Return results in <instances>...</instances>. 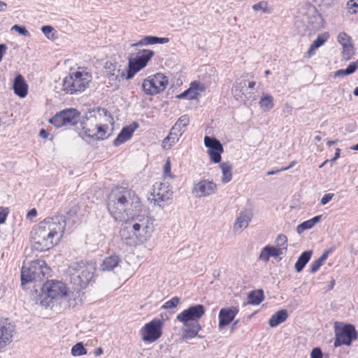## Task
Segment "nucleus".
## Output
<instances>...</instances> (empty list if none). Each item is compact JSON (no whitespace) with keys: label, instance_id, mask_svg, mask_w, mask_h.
<instances>
[{"label":"nucleus","instance_id":"obj_1","mask_svg":"<svg viewBox=\"0 0 358 358\" xmlns=\"http://www.w3.org/2000/svg\"><path fill=\"white\" fill-rule=\"evenodd\" d=\"M66 226V217L63 215L46 217L31 231L33 248L41 252L52 248L63 237Z\"/></svg>","mask_w":358,"mask_h":358},{"label":"nucleus","instance_id":"obj_2","mask_svg":"<svg viewBox=\"0 0 358 358\" xmlns=\"http://www.w3.org/2000/svg\"><path fill=\"white\" fill-rule=\"evenodd\" d=\"M141 208L139 197L131 189L117 187L113 189L108 196V210L115 220L132 217Z\"/></svg>","mask_w":358,"mask_h":358},{"label":"nucleus","instance_id":"obj_3","mask_svg":"<svg viewBox=\"0 0 358 358\" xmlns=\"http://www.w3.org/2000/svg\"><path fill=\"white\" fill-rule=\"evenodd\" d=\"M154 231L153 220L143 215H134L120 231L122 240L129 246L146 243Z\"/></svg>","mask_w":358,"mask_h":358},{"label":"nucleus","instance_id":"obj_4","mask_svg":"<svg viewBox=\"0 0 358 358\" xmlns=\"http://www.w3.org/2000/svg\"><path fill=\"white\" fill-rule=\"evenodd\" d=\"M113 117L105 108H96L87 111L81 122L86 136L95 141L106 138L108 123H113Z\"/></svg>","mask_w":358,"mask_h":358},{"label":"nucleus","instance_id":"obj_5","mask_svg":"<svg viewBox=\"0 0 358 358\" xmlns=\"http://www.w3.org/2000/svg\"><path fill=\"white\" fill-rule=\"evenodd\" d=\"M95 270V266L92 264L84 262L73 263L66 269V275L74 289L71 293V297L75 296L76 301L74 303H71V305L76 306L78 303H81V296L83 294L81 290L87 287L92 280Z\"/></svg>","mask_w":358,"mask_h":358},{"label":"nucleus","instance_id":"obj_6","mask_svg":"<svg viewBox=\"0 0 358 358\" xmlns=\"http://www.w3.org/2000/svg\"><path fill=\"white\" fill-rule=\"evenodd\" d=\"M205 314V308L201 304L192 306L184 310L176 317L183 324L182 338L185 340L192 339L198 336L201 329L198 320Z\"/></svg>","mask_w":358,"mask_h":358},{"label":"nucleus","instance_id":"obj_7","mask_svg":"<svg viewBox=\"0 0 358 358\" xmlns=\"http://www.w3.org/2000/svg\"><path fill=\"white\" fill-rule=\"evenodd\" d=\"M50 271L45 261L36 259L32 261L29 267L22 266L21 271L22 285L34 281H43Z\"/></svg>","mask_w":358,"mask_h":358},{"label":"nucleus","instance_id":"obj_8","mask_svg":"<svg viewBox=\"0 0 358 358\" xmlns=\"http://www.w3.org/2000/svg\"><path fill=\"white\" fill-rule=\"evenodd\" d=\"M91 81V75L87 72L76 71L69 73L62 82V90L69 94L84 91Z\"/></svg>","mask_w":358,"mask_h":358},{"label":"nucleus","instance_id":"obj_9","mask_svg":"<svg viewBox=\"0 0 358 358\" xmlns=\"http://www.w3.org/2000/svg\"><path fill=\"white\" fill-rule=\"evenodd\" d=\"M173 191L167 182H157L152 186V192L148 197L150 203L163 209L171 201Z\"/></svg>","mask_w":358,"mask_h":358},{"label":"nucleus","instance_id":"obj_10","mask_svg":"<svg viewBox=\"0 0 358 358\" xmlns=\"http://www.w3.org/2000/svg\"><path fill=\"white\" fill-rule=\"evenodd\" d=\"M153 56L154 52L146 49L139 50L134 57L130 56L126 74L122 71V76L124 77L127 80L132 78L137 72L146 66L148 62Z\"/></svg>","mask_w":358,"mask_h":358},{"label":"nucleus","instance_id":"obj_11","mask_svg":"<svg viewBox=\"0 0 358 358\" xmlns=\"http://www.w3.org/2000/svg\"><path fill=\"white\" fill-rule=\"evenodd\" d=\"M255 85V81L249 82L246 79L238 78L233 84L231 93L237 101L245 102L254 98Z\"/></svg>","mask_w":358,"mask_h":358},{"label":"nucleus","instance_id":"obj_12","mask_svg":"<svg viewBox=\"0 0 358 358\" xmlns=\"http://www.w3.org/2000/svg\"><path fill=\"white\" fill-rule=\"evenodd\" d=\"M169 80L164 74L158 73L144 80L142 87L148 95H154L163 92L167 87Z\"/></svg>","mask_w":358,"mask_h":358},{"label":"nucleus","instance_id":"obj_13","mask_svg":"<svg viewBox=\"0 0 358 358\" xmlns=\"http://www.w3.org/2000/svg\"><path fill=\"white\" fill-rule=\"evenodd\" d=\"M80 121V113L74 108L64 109L56 113L50 122L55 127L64 126H73Z\"/></svg>","mask_w":358,"mask_h":358},{"label":"nucleus","instance_id":"obj_14","mask_svg":"<svg viewBox=\"0 0 358 358\" xmlns=\"http://www.w3.org/2000/svg\"><path fill=\"white\" fill-rule=\"evenodd\" d=\"M163 322L159 319H154L145 324L141 329L142 340L148 343H153L158 340L162 334Z\"/></svg>","mask_w":358,"mask_h":358},{"label":"nucleus","instance_id":"obj_15","mask_svg":"<svg viewBox=\"0 0 358 358\" xmlns=\"http://www.w3.org/2000/svg\"><path fill=\"white\" fill-rule=\"evenodd\" d=\"M334 347L337 348L342 345H350L353 340L357 338V332L353 325L346 324L343 327H335Z\"/></svg>","mask_w":358,"mask_h":358},{"label":"nucleus","instance_id":"obj_16","mask_svg":"<svg viewBox=\"0 0 358 358\" xmlns=\"http://www.w3.org/2000/svg\"><path fill=\"white\" fill-rule=\"evenodd\" d=\"M42 290L51 299L69 296L66 285L61 281H48L43 285Z\"/></svg>","mask_w":358,"mask_h":358},{"label":"nucleus","instance_id":"obj_17","mask_svg":"<svg viewBox=\"0 0 358 358\" xmlns=\"http://www.w3.org/2000/svg\"><path fill=\"white\" fill-rule=\"evenodd\" d=\"M217 186L213 181L202 179L193 185L192 192L196 198L206 197L215 194Z\"/></svg>","mask_w":358,"mask_h":358},{"label":"nucleus","instance_id":"obj_18","mask_svg":"<svg viewBox=\"0 0 358 358\" xmlns=\"http://www.w3.org/2000/svg\"><path fill=\"white\" fill-rule=\"evenodd\" d=\"M204 144L208 148V154L210 160L217 164L221 162V154L224 152L222 143L215 138L206 136L204 137Z\"/></svg>","mask_w":358,"mask_h":358},{"label":"nucleus","instance_id":"obj_19","mask_svg":"<svg viewBox=\"0 0 358 358\" xmlns=\"http://www.w3.org/2000/svg\"><path fill=\"white\" fill-rule=\"evenodd\" d=\"M130 264L127 262H124L120 255L115 253L106 257L101 265L103 271H110L115 268L121 267H129Z\"/></svg>","mask_w":358,"mask_h":358},{"label":"nucleus","instance_id":"obj_20","mask_svg":"<svg viewBox=\"0 0 358 358\" xmlns=\"http://www.w3.org/2000/svg\"><path fill=\"white\" fill-rule=\"evenodd\" d=\"M253 214L252 210L245 209L239 213L234 224L233 230L235 234H240L246 229L252 220Z\"/></svg>","mask_w":358,"mask_h":358},{"label":"nucleus","instance_id":"obj_21","mask_svg":"<svg viewBox=\"0 0 358 358\" xmlns=\"http://www.w3.org/2000/svg\"><path fill=\"white\" fill-rule=\"evenodd\" d=\"M238 313V309L235 307L222 308L219 313V329H223L234 320Z\"/></svg>","mask_w":358,"mask_h":358},{"label":"nucleus","instance_id":"obj_22","mask_svg":"<svg viewBox=\"0 0 358 358\" xmlns=\"http://www.w3.org/2000/svg\"><path fill=\"white\" fill-rule=\"evenodd\" d=\"M308 23L313 29H320L324 26V20L314 6H310L307 11Z\"/></svg>","mask_w":358,"mask_h":358},{"label":"nucleus","instance_id":"obj_23","mask_svg":"<svg viewBox=\"0 0 358 358\" xmlns=\"http://www.w3.org/2000/svg\"><path fill=\"white\" fill-rule=\"evenodd\" d=\"M13 331V327L10 324L0 325V349L12 341Z\"/></svg>","mask_w":358,"mask_h":358},{"label":"nucleus","instance_id":"obj_24","mask_svg":"<svg viewBox=\"0 0 358 358\" xmlns=\"http://www.w3.org/2000/svg\"><path fill=\"white\" fill-rule=\"evenodd\" d=\"M13 88L15 94L20 98H24L27 95L28 85L25 83L23 76L20 74L15 78Z\"/></svg>","mask_w":358,"mask_h":358},{"label":"nucleus","instance_id":"obj_25","mask_svg":"<svg viewBox=\"0 0 358 358\" xmlns=\"http://www.w3.org/2000/svg\"><path fill=\"white\" fill-rule=\"evenodd\" d=\"M169 41V38L166 37L159 38L154 36H147L140 40L138 42L136 43H133L131 46H143V45H153L157 43H167Z\"/></svg>","mask_w":358,"mask_h":358},{"label":"nucleus","instance_id":"obj_26","mask_svg":"<svg viewBox=\"0 0 358 358\" xmlns=\"http://www.w3.org/2000/svg\"><path fill=\"white\" fill-rule=\"evenodd\" d=\"M182 134L178 130H174L172 127L169 134L163 140L162 146L164 149H170L175 143H176Z\"/></svg>","mask_w":358,"mask_h":358},{"label":"nucleus","instance_id":"obj_27","mask_svg":"<svg viewBox=\"0 0 358 358\" xmlns=\"http://www.w3.org/2000/svg\"><path fill=\"white\" fill-rule=\"evenodd\" d=\"M287 317V311L285 309H282L271 316V317L269 319L268 324L271 327H277L280 324L285 322Z\"/></svg>","mask_w":358,"mask_h":358},{"label":"nucleus","instance_id":"obj_28","mask_svg":"<svg viewBox=\"0 0 358 358\" xmlns=\"http://www.w3.org/2000/svg\"><path fill=\"white\" fill-rule=\"evenodd\" d=\"M134 131V129L127 127H124L120 133L118 134L117 138L114 140L113 144L115 146H118L121 145L122 143L126 142L127 140H129L133 132Z\"/></svg>","mask_w":358,"mask_h":358},{"label":"nucleus","instance_id":"obj_29","mask_svg":"<svg viewBox=\"0 0 358 358\" xmlns=\"http://www.w3.org/2000/svg\"><path fill=\"white\" fill-rule=\"evenodd\" d=\"M312 254L313 252L311 250L302 252L294 265L296 272L300 273L303 271L307 263L310 261Z\"/></svg>","mask_w":358,"mask_h":358},{"label":"nucleus","instance_id":"obj_30","mask_svg":"<svg viewBox=\"0 0 358 358\" xmlns=\"http://www.w3.org/2000/svg\"><path fill=\"white\" fill-rule=\"evenodd\" d=\"M321 217L322 215H317L312 219L303 222L301 224L298 225L296 228L297 233L301 234L305 230L312 229L317 222L320 221Z\"/></svg>","mask_w":358,"mask_h":358},{"label":"nucleus","instance_id":"obj_31","mask_svg":"<svg viewBox=\"0 0 358 358\" xmlns=\"http://www.w3.org/2000/svg\"><path fill=\"white\" fill-rule=\"evenodd\" d=\"M220 167L222 170V182L223 183H227L231 181L232 178V166L229 162H223L220 164Z\"/></svg>","mask_w":358,"mask_h":358},{"label":"nucleus","instance_id":"obj_32","mask_svg":"<svg viewBox=\"0 0 358 358\" xmlns=\"http://www.w3.org/2000/svg\"><path fill=\"white\" fill-rule=\"evenodd\" d=\"M328 38L329 34L327 32L318 35L317 38L313 42L309 48V55L310 56L313 55L315 53V50L322 46L327 41Z\"/></svg>","mask_w":358,"mask_h":358},{"label":"nucleus","instance_id":"obj_33","mask_svg":"<svg viewBox=\"0 0 358 358\" xmlns=\"http://www.w3.org/2000/svg\"><path fill=\"white\" fill-rule=\"evenodd\" d=\"M264 298V292L262 289H257L250 292L248 295V303L252 305L259 304Z\"/></svg>","mask_w":358,"mask_h":358},{"label":"nucleus","instance_id":"obj_34","mask_svg":"<svg viewBox=\"0 0 358 358\" xmlns=\"http://www.w3.org/2000/svg\"><path fill=\"white\" fill-rule=\"evenodd\" d=\"M189 123V118L187 115H183L179 117L175 124L172 127L174 130H178L180 133L182 134L185 131L186 127Z\"/></svg>","mask_w":358,"mask_h":358},{"label":"nucleus","instance_id":"obj_35","mask_svg":"<svg viewBox=\"0 0 358 358\" xmlns=\"http://www.w3.org/2000/svg\"><path fill=\"white\" fill-rule=\"evenodd\" d=\"M259 105L265 110H269L273 107V99L271 95L267 94L261 98Z\"/></svg>","mask_w":358,"mask_h":358},{"label":"nucleus","instance_id":"obj_36","mask_svg":"<svg viewBox=\"0 0 358 358\" xmlns=\"http://www.w3.org/2000/svg\"><path fill=\"white\" fill-rule=\"evenodd\" d=\"M252 9L255 11H262L264 13H271V8L268 6V3L264 1H262L252 6Z\"/></svg>","mask_w":358,"mask_h":358},{"label":"nucleus","instance_id":"obj_37","mask_svg":"<svg viewBox=\"0 0 358 358\" xmlns=\"http://www.w3.org/2000/svg\"><path fill=\"white\" fill-rule=\"evenodd\" d=\"M87 354V350L84 348L83 343H76L71 348V355L73 356H82Z\"/></svg>","mask_w":358,"mask_h":358},{"label":"nucleus","instance_id":"obj_38","mask_svg":"<svg viewBox=\"0 0 358 358\" xmlns=\"http://www.w3.org/2000/svg\"><path fill=\"white\" fill-rule=\"evenodd\" d=\"M199 95V92L194 90L191 87L189 89L185 90L184 92L181 93L178 96L179 99L187 98L188 99H195L197 98Z\"/></svg>","mask_w":358,"mask_h":358},{"label":"nucleus","instance_id":"obj_39","mask_svg":"<svg viewBox=\"0 0 358 358\" xmlns=\"http://www.w3.org/2000/svg\"><path fill=\"white\" fill-rule=\"evenodd\" d=\"M266 248L268 251L270 257L277 258L279 256L283 255V248H279L278 246L274 247L271 245H266Z\"/></svg>","mask_w":358,"mask_h":358},{"label":"nucleus","instance_id":"obj_40","mask_svg":"<svg viewBox=\"0 0 358 358\" xmlns=\"http://www.w3.org/2000/svg\"><path fill=\"white\" fill-rule=\"evenodd\" d=\"M338 41L343 46L348 45L352 44V40L346 33L341 32L338 35Z\"/></svg>","mask_w":358,"mask_h":358},{"label":"nucleus","instance_id":"obj_41","mask_svg":"<svg viewBox=\"0 0 358 358\" xmlns=\"http://www.w3.org/2000/svg\"><path fill=\"white\" fill-rule=\"evenodd\" d=\"M354 54L352 43L348 45L343 46V58L345 60L350 59L352 55Z\"/></svg>","mask_w":358,"mask_h":358},{"label":"nucleus","instance_id":"obj_42","mask_svg":"<svg viewBox=\"0 0 358 358\" xmlns=\"http://www.w3.org/2000/svg\"><path fill=\"white\" fill-rule=\"evenodd\" d=\"M277 246L283 248L284 250H287V238L284 234H280L276 238L275 241Z\"/></svg>","mask_w":358,"mask_h":358},{"label":"nucleus","instance_id":"obj_43","mask_svg":"<svg viewBox=\"0 0 358 358\" xmlns=\"http://www.w3.org/2000/svg\"><path fill=\"white\" fill-rule=\"evenodd\" d=\"M347 8L349 13H357L358 12V0H349L347 3Z\"/></svg>","mask_w":358,"mask_h":358},{"label":"nucleus","instance_id":"obj_44","mask_svg":"<svg viewBox=\"0 0 358 358\" xmlns=\"http://www.w3.org/2000/svg\"><path fill=\"white\" fill-rule=\"evenodd\" d=\"M180 302V299L177 296L173 297L171 299L167 301L162 306L165 309H171L176 308Z\"/></svg>","mask_w":358,"mask_h":358},{"label":"nucleus","instance_id":"obj_45","mask_svg":"<svg viewBox=\"0 0 358 358\" xmlns=\"http://www.w3.org/2000/svg\"><path fill=\"white\" fill-rule=\"evenodd\" d=\"M171 160L169 158H167L166 160L165 164L164 166V169H163V173H164V176L165 178H174V176L171 173Z\"/></svg>","mask_w":358,"mask_h":358},{"label":"nucleus","instance_id":"obj_46","mask_svg":"<svg viewBox=\"0 0 358 358\" xmlns=\"http://www.w3.org/2000/svg\"><path fill=\"white\" fill-rule=\"evenodd\" d=\"M12 30H15L19 34L24 36L25 37L30 36L29 32L27 30V29L24 26H20L18 24H15L14 26H13Z\"/></svg>","mask_w":358,"mask_h":358},{"label":"nucleus","instance_id":"obj_47","mask_svg":"<svg viewBox=\"0 0 358 358\" xmlns=\"http://www.w3.org/2000/svg\"><path fill=\"white\" fill-rule=\"evenodd\" d=\"M190 87L197 92H202L205 91V85L199 81H194L190 84Z\"/></svg>","mask_w":358,"mask_h":358},{"label":"nucleus","instance_id":"obj_48","mask_svg":"<svg viewBox=\"0 0 358 358\" xmlns=\"http://www.w3.org/2000/svg\"><path fill=\"white\" fill-rule=\"evenodd\" d=\"M322 264L323 263L319 259H317L316 260L313 262L310 266V273H316L319 270L320 266L322 265Z\"/></svg>","mask_w":358,"mask_h":358},{"label":"nucleus","instance_id":"obj_49","mask_svg":"<svg viewBox=\"0 0 358 358\" xmlns=\"http://www.w3.org/2000/svg\"><path fill=\"white\" fill-rule=\"evenodd\" d=\"M358 69V63L352 62L348 66L344 69L345 75H350L356 71V70Z\"/></svg>","mask_w":358,"mask_h":358},{"label":"nucleus","instance_id":"obj_50","mask_svg":"<svg viewBox=\"0 0 358 358\" xmlns=\"http://www.w3.org/2000/svg\"><path fill=\"white\" fill-rule=\"evenodd\" d=\"M270 258V255L268 254V251L266 249V246L262 250L259 259L264 262H268Z\"/></svg>","mask_w":358,"mask_h":358},{"label":"nucleus","instance_id":"obj_51","mask_svg":"<svg viewBox=\"0 0 358 358\" xmlns=\"http://www.w3.org/2000/svg\"><path fill=\"white\" fill-rule=\"evenodd\" d=\"M8 214V208L0 207V224L5 222Z\"/></svg>","mask_w":358,"mask_h":358},{"label":"nucleus","instance_id":"obj_52","mask_svg":"<svg viewBox=\"0 0 358 358\" xmlns=\"http://www.w3.org/2000/svg\"><path fill=\"white\" fill-rule=\"evenodd\" d=\"M334 196V194L333 193H328V194H324L321 199L320 203L322 206L326 205L332 199Z\"/></svg>","mask_w":358,"mask_h":358},{"label":"nucleus","instance_id":"obj_53","mask_svg":"<svg viewBox=\"0 0 358 358\" xmlns=\"http://www.w3.org/2000/svg\"><path fill=\"white\" fill-rule=\"evenodd\" d=\"M41 31L48 38H50V34L52 32L53 28L51 26L45 25L41 27Z\"/></svg>","mask_w":358,"mask_h":358},{"label":"nucleus","instance_id":"obj_54","mask_svg":"<svg viewBox=\"0 0 358 358\" xmlns=\"http://www.w3.org/2000/svg\"><path fill=\"white\" fill-rule=\"evenodd\" d=\"M310 356L311 358H322V350L319 348H315L313 349Z\"/></svg>","mask_w":358,"mask_h":358},{"label":"nucleus","instance_id":"obj_55","mask_svg":"<svg viewBox=\"0 0 358 358\" xmlns=\"http://www.w3.org/2000/svg\"><path fill=\"white\" fill-rule=\"evenodd\" d=\"M333 250L329 249L323 252V254L318 259L323 263L329 257V255L332 252Z\"/></svg>","mask_w":358,"mask_h":358},{"label":"nucleus","instance_id":"obj_56","mask_svg":"<svg viewBox=\"0 0 358 358\" xmlns=\"http://www.w3.org/2000/svg\"><path fill=\"white\" fill-rule=\"evenodd\" d=\"M333 250L329 249L323 252V254L318 259L323 263L329 257V255L332 252Z\"/></svg>","mask_w":358,"mask_h":358},{"label":"nucleus","instance_id":"obj_57","mask_svg":"<svg viewBox=\"0 0 358 358\" xmlns=\"http://www.w3.org/2000/svg\"><path fill=\"white\" fill-rule=\"evenodd\" d=\"M321 2L324 6L329 8L334 4L335 0H321Z\"/></svg>","mask_w":358,"mask_h":358},{"label":"nucleus","instance_id":"obj_58","mask_svg":"<svg viewBox=\"0 0 358 358\" xmlns=\"http://www.w3.org/2000/svg\"><path fill=\"white\" fill-rule=\"evenodd\" d=\"M39 136L42 138H47L48 136H49V133L48 131H46L45 129H42L40 130V132H39Z\"/></svg>","mask_w":358,"mask_h":358},{"label":"nucleus","instance_id":"obj_59","mask_svg":"<svg viewBox=\"0 0 358 358\" xmlns=\"http://www.w3.org/2000/svg\"><path fill=\"white\" fill-rule=\"evenodd\" d=\"M37 215V211L35 208H32L31 209L28 213H27V217L28 218H31L32 217H36Z\"/></svg>","mask_w":358,"mask_h":358},{"label":"nucleus","instance_id":"obj_60","mask_svg":"<svg viewBox=\"0 0 358 358\" xmlns=\"http://www.w3.org/2000/svg\"><path fill=\"white\" fill-rule=\"evenodd\" d=\"M346 76L344 69L338 70L334 73L335 77H340V76Z\"/></svg>","mask_w":358,"mask_h":358},{"label":"nucleus","instance_id":"obj_61","mask_svg":"<svg viewBox=\"0 0 358 358\" xmlns=\"http://www.w3.org/2000/svg\"><path fill=\"white\" fill-rule=\"evenodd\" d=\"M280 171H283V170H282V169H276V170H273V171H268L266 172V175L267 176L274 175V174H277V173H280Z\"/></svg>","mask_w":358,"mask_h":358},{"label":"nucleus","instance_id":"obj_62","mask_svg":"<svg viewBox=\"0 0 358 358\" xmlns=\"http://www.w3.org/2000/svg\"><path fill=\"white\" fill-rule=\"evenodd\" d=\"M94 354L95 356L99 357L103 354V350L101 348H98L95 349Z\"/></svg>","mask_w":358,"mask_h":358},{"label":"nucleus","instance_id":"obj_63","mask_svg":"<svg viewBox=\"0 0 358 358\" xmlns=\"http://www.w3.org/2000/svg\"><path fill=\"white\" fill-rule=\"evenodd\" d=\"M316 134H317L314 136V141H315V142H319V141H321V139H322V137H321V136H320V134H321V131H317V132H316Z\"/></svg>","mask_w":358,"mask_h":358},{"label":"nucleus","instance_id":"obj_64","mask_svg":"<svg viewBox=\"0 0 358 358\" xmlns=\"http://www.w3.org/2000/svg\"><path fill=\"white\" fill-rule=\"evenodd\" d=\"M292 110V108L289 104L286 103L285 106V108L283 109V111L285 113H290Z\"/></svg>","mask_w":358,"mask_h":358}]
</instances>
